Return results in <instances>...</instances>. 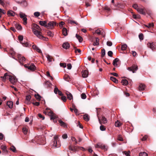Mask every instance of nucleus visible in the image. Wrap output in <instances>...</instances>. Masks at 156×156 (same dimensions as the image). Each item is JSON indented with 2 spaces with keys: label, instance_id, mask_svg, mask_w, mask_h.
<instances>
[{
  "label": "nucleus",
  "instance_id": "20e7f679",
  "mask_svg": "<svg viewBox=\"0 0 156 156\" xmlns=\"http://www.w3.org/2000/svg\"><path fill=\"white\" fill-rule=\"evenodd\" d=\"M56 23L55 22L50 21L47 24V25L46 26V27L48 29H51L56 26Z\"/></svg>",
  "mask_w": 156,
  "mask_h": 156
},
{
  "label": "nucleus",
  "instance_id": "bf43d9fd",
  "mask_svg": "<svg viewBox=\"0 0 156 156\" xmlns=\"http://www.w3.org/2000/svg\"><path fill=\"white\" fill-rule=\"evenodd\" d=\"M105 54V50L104 49L101 51V56L102 57H103Z\"/></svg>",
  "mask_w": 156,
  "mask_h": 156
},
{
  "label": "nucleus",
  "instance_id": "6e6d98bb",
  "mask_svg": "<svg viewBox=\"0 0 156 156\" xmlns=\"http://www.w3.org/2000/svg\"><path fill=\"white\" fill-rule=\"evenodd\" d=\"M118 140L120 141H122L123 140V139L122 136L120 135L118 136Z\"/></svg>",
  "mask_w": 156,
  "mask_h": 156
},
{
  "label": "nucleus",
  "instance_id": "5fc2aeb1",
  "mask_svg": "<svg viewBox=\"0 0 156 156\" xmlns=\"http://www.w3.org/2000/svg\"><path fill=\"white\" fill-rule=\"evenodd\" d=\"M139 37L140 40H143L144 39L143 35L142 34H140L139 35Z\"/></svg>",
  "mask_w": 156,
  "mask_h": 156
},
{
  "label": "nucleus",
  "instance_id": "ea45409f",
  "mask_svg": "<svg viewBox=\"0 0 156 156\" xmlns=\"http://www.w3.org/2000/svg\"><path fill=\"white\" fill-rule=\"evenodd\" d=\"M103 144H101L100 143L96 145H95V147L96 148H101L102 149Z\"/></svg>",
  "mask_w": 156,
  "mask_h": 156
},
{
  "label": "nucleus",
  "instance_id": "a18cd8bd",
  "mask_svg": "<svg viewBox=\"0 0 156 156\" xmlns=\"http://www.w3.org/2000/svg\"><path fill=\"white\" fill-rule=\"evenodd\" d=\"M27 18L26 17H24L23 18V23L24 24L26 25L27 24Z\"/></svg>",
  "mask_w": 156,
  "mask_h": 156
},
{
  "label": "nucleus",
  "instance_id": "79ce46f5",
  "mask_svg": "<svg viewBox=\"0 0 156 156\" xmlns=\"http://www.w3.org/2000/svg\"><path fill=\"white\" fill-rule=\"evenodd\" d=\"M139 156H147V154L145 152H141L140 153Z\"/></svg>",
  "mask_w": 156,
  "mask_h": 156
},
{
  "label": "nucleus",
  "instance_id": "0e129e2a",
  "mask_svg": "<svg viewBox=\"0 0 156 156\" xmlns=\"http://www.w3.org/2000/svg\"><path fill=\"white\" fill-rule=\"evenodd\" d=\"M112 42L110 41H108L107 42V45L109 46H111L112 45Z\"/></svg>",
  "mask_w": 156,
  "mask_h": 156
},
{
  "label": "nucleus",
  "instance_id": "2f4dec72",
  "mask_svg": "<svg viewBox=\"0 0 156 156\" xmlns=\"http://www.w3.org/2000/svg\"><path fill=\"white\" fill-rule=\"evenodd\" d=\"M110 79L115 83H118V80L116 78L113 76L110 77Z\"/></svg>",
  "mask_w": 156,
  "mask_h": 156
},
{
  "label": "nucleus",
  "instance_id": "cd10ccee",
  "mask_svg": "<svg viewBox=\"0 0 156 156\" xmlns=\"http://www.w3.org/2000/svg\"><path fill=\"white\" fill-rule=\"evenodd\" d=\"M64 79L67 81H69L70 80V77L69 75L67 74L65 75Z\"/></svg>",
  "mask_w": 156,
  "mask_h": 156
},
{
  "label": "nucleus",
  "instance_id": "680f3d73",
  "mask_svg": "<svg viewBox=\"0 0 156 156\" xmlns=\"http://www.w3.org/2000/svg\"><path fill=\"white\" fill-rule=\"evenodd\" d=\"M108 54L109 56L110 57H112V55L113 54V52L111 51H109L108 52Z\"/></svg>",
  "mask_w": 156,
  "mask_h": 156
},
{
  "label": "nucleus",
  "instance_id": "39448f33",
  "mask_svg": "<svg viewBox=\"0 0 156 156\" xmlns=\"http://www.w3.org/2000/svg\"><path fill=\"white\" fill-rule=\"evenodd\" d=\"M138 69V66L135 65H134L131 67L128 68V69L129 71H132L133 73L136 72Z\"/></svg>",
  "mask_w": 156,
  "mask_h": 156
},
{
  "label": "nucleus",
  "instance_id": "c756f323",
  "mask_svg": "<svg viewBox=\"0 0 156 156\" xmlns=\"http://www.w3.org/2000/svg\"><path fill=\"white\" fill-rule=\"evenodd\" d=\"M83 119L86 121H88L89 120V116L87 114H85L83 116Z\"/></svg>",
  "mask_w": 156,
  "mask_h": 156
},
{
  "label": "nucleus",
  "instance_id": "ddd939ff",
  "mask_svg": "<svg viewBox=\"0 0 156 156\" xmlns=\"http://www.w3.org/2000/svg\"><path fill=\"white\" fill-rule=\"evenodd\" d=\"M70 46V44L67 42L64 43L62 45L63 48L66 49L69 48Z\"/></svg>",
  "mask_w": 156,
  "mask_h": 156
},
{
  "label": "nucleus",
  "instance_id": "e2e57ef3",
  "mask_svg": "<svg viewBox=\"0 0 156 156\" xmlns=\"http://www.w3.org/2000/svg\"><path fill=\"white\" fill-rule=\"evenodd\" d=\"M47 35L49 37H52L53 35L51 31H48L47 32Z\"/></svg>",
  "mask_w": 156,
  "mask_h": 156
},
{
  "label": "nucleus",
  "instance_id": "3c124183",
  "mask_svg": "<svg viewBox=\"0 0 156 156\" xmlns=\"http://www.w3.org/2000/svg\"><path fill=\"white\" fill-rule=\"evenodd\" d=\"M100 130L101 131H104L106 129L105 126L103 125H101L100 126Z\"/></svg>",
  "mask_w": 156,
  "mask_h": 156
},
{
  "label": "nucleus",
  "instance_id": "f704fd0d",
  "mask_svg": "<svg viewBox=\"0 0 156 156\" xmlns=\"http://www.w3.org/2000/svg\"><path fill=\"white\" fill-rule=\"evenodd\" d=\"M23 131L24 134H27L28 132V129L26 127H24L23 128Z\"/></svg>",
  "mask_w": 156,
  "mask_h": 156
},
{
  "label": "nucleus",
  "instance_id": "c03bdc74",
  "mask_svg": "<svg viewBox=\"0 0 156 156\" xmlns=\"http://www.w3.org/2000/svg\"><path fill=\"white\" fill-rule=\"evenodd\" d=\"M20 17L21 18H23L24 17H26V15H25V14L21 12L20 13Z\"/></svg>",
  "mask_w": 156,
  "mask_h": 156
},
{
  "label": "nucleus",
  "instance_id": "423d86ee",
  "mask_svg": "<svg viewBox=\"0 0 156 156\" xmlns=\"http://www.w3.org/2000/svg\"><path fill=\"white\" fill-rule=\"evenodd\" d=\"M137 11L140 13L144 15H145L147 12L146 9L144 8H139L137 10Z\"/></svg>",
  "mask_w": 156,
  "mask_h": 156
},
{
  "label": "nucleus",
  "instance_id": "9d476101",
  "mask_svg": "<svg viewBox=\"0 0 156 156\" xmlns=\"http://www.w3.org/2000/svg\"><path fill=\"white\" fill-rule=\"evenodd\" d=\"M52 143V146L53 148L58 147L60 146L59 142L58 143L57 141L55 140H54Z\"/></svg>",
  "mask_w": 156,
  "mask_h": 156
},
{
  "label": "nucleus",
  "instance_id": "f8f14e48",
  "mask_svg": "<svg viewBox=\"0 0 156 156\" xmlns=\"http://www.w3.org/2000/svg\"><path fill=\"white\" fill-rule=\"evenodd\" d=\"M32 29L33 32H34V31L35 30H41L39 26L36 24H34L33 27L32 28Z\"/></svg>",
  "mask_w": 156,
  "mask_h": 156
},
{
  "label": "nucleus",
  "instance_id": "412c9836",
  "mask_svg": "<svg viewBox=\"0 0 156 156\" xmlns=\"http://www.w3.org/2000/svg\"><path fill=\"white\" fill-rule=\"evenodd\" d=\"M122 125V123L118 120H117V121L115 122V125L116 127H119Z\"/></svg>",
  "mask_w": 156,
  "mask_h": 156
},
{
  "label": "nucleus",
  "instance_id": "aec40b11",
  "mask_svg": "<svg viewBox=\"0 0 156 156\" xmlns=\"http://www.w3.org/2000/svg\"><path fill=\"white\" fill-rule=\"evenodd\" d=\"M119 59L118 58H115L113 62V65L114 66H117V62L119 61Z\"/></svg>",
  "mask_w": 156,
  "mask_h": 156
},
{
  "label": "nucleus",
  "instance_id": "4468645a",
  "mask_svg": "<svg viewBox=\"0 0 156 156\" xmlns=\"http://www.w3.org/2000/svg\"><path fill=\"white\" fill-rule=\"evenodd\" d=\"M67 95V97L68 99L69 100H71L73 99V97L72 94L69 92L68 91H66L65 93Z\"/></svg>",
  "mask_w": 156,
  "mask_h": 156
},
{
  "label": "nucleus",
  "instance_id": "9b49d317",
  "mask_svg": "<svg viewBox=\"0 0 156 156\" xmlns=\"http://www.w3.org/2000/svg\"><path fill=\"white\" fill-rule=\"evenodd\" d=\"M11 77L9 81L12 84H14L17 82V80L15 77L13 76H12Z\"/></svg>",
  "mask_w": 156,
  "mask_h": 156
},
{
  "label": "nucleus",
  "instance_id": "4be33fe9",
  "mask_svg": "<svg viewBox=\"0 0 156 156\" xmlns=\"http://www.w3.org/2000/svg\"><path fill=\"white\" fill-rule=\"evenodd\" d=\"M21 43L23 46L26 47H28L30 45L27 41H24V42H21Z\"/></svg>",
  "mask_w": 156,
  "mask_h": 156
},
{
  "label": "nucleus",
  "instance_id": "37998d69",
  "mask_svg": "<svg viewBox=\"0 0 156 156\" xmlns=\"http://www.w3.org/2000/svg\"><path fill=\"white\" fill-rule=\"evenodd\" d=\"M18 39L19 41H20V42H22V41L23 39V35H20L18 36Z\"/></svg>",
  "mask_w": 156,
  "mask_h": 156
},
{
  "label": "nucleus",
  "instance_id": "052dcab7",
  "mask_svg": "<svg viewBox=\"0 0 156 156\" xmlns=\"http://www.w3.org/2000/svg\"><path fill=\"white\" fill-rule=\"evenodd\" d=\"M38 116L42 120H44V117L41 114H38Z\"/></svg>",
  "mask_w": 156,
  "mask_h": 156
},
{
  "label": "nucleus",
  "instance_id": "2eb2a0df",
  "mask_svg": "<svg viewBox=\"0 0 156 156\" xmlns=\"http://www.w3.org/2000/svg\"><path fill=\"white\" fill-rule=\"evenodd\" d=\"M18 57L20 62H23L25 61L26 59L25 57L22 56L20 55H18Z\"/></svg>",
  "mask_w": 156,
  "mask_h": 156
},
{
  "label": "nucleus",
  "instance_id": "473e14b6",
  "mask_svg": "<svg viewBox=\"0 0 156 156\" xmlns=\"http://www.w3.org/2000/svg\"><path fill=\"white\" fill-rule=\"evenodd\" d=\"M15 27L18 30H21L22 27L19 24H16L15 25Z\"/></svg>",
  "mask_w": 156,
  "mask_h": 156
},
{
  "label": "nucleus",
  "instance_id": "bb28decb",
  "mask_svg": "<svg viewBox=\"0 0 156 156\" xmlns=\"http://www.w3.org/2000/svg\"><path fill=\"white\" fill-rule=\"evenodd\" d=\"M76 147L74 146L72 147L71 146H70L69 147V149L73 152H75L76 151Z\"/></svg>",
  "mask_w": 156,
  "mask_h": 156
},
{
  "label": "nucleus",
  "instance_id": "b1692460",
  "mask_svg": "<svg viewBox=\"0 0 156 156\" xmlns=\"http://www.w3.org/2000/svg\"><path fill=\"white\" fill-rule=\"evenodd\" d=\"M7 105L9 108H12L13 105L12 102L11 101H7Z\"/></svg>",
  "mask_w": 156,
  "mask_h": 156
},
{
  "label": "nucleus",
  "instance_id": "6e6552de",
  "mask_svg": "<svg viewBox=\"0 0 156 156\" xmlns=\"http://www.w3.org/2000/svg\"><path fill=\"white\" fill-rule=\"evenodd\" d=\"M98 120L100 124H101L102 123L105 124L107 122L106 118L104 116L102 117L101 119L98 118Z\"/></svg>",
  "mask_w": 156,
  "mask_h": 156
},
{
  "label": "nucleus",
  "instance_id": "f03ea898",
  "mask_svg": "<svg viewBox=\"0 0 156 156\" xmlns=\"http://www.w3.org/2000/svg\"><path fill=\"white\" fill-rule=\"evenodd\" d=\"M24 66L32 71H35L36 69V67L33 63L25 64Z\"/></svg>",
  "mask_w": 156,
  "mask_h": 156
},
{
  "label": "nucleus",
  "instance_id": "4d7b16f0",
  "mask_svg": "<svg viewBox=\"0 0 156 156\" xmlns=\"http://www.w3.org/2000/svg\"><path fill=\"white\" fill-rule=\"evenodd\" d=\"M35 98L37 100H41V97L40 96L39 94H37V95H35Z\"/></svg>",
  "mask_w": 156,
  "mask_h": 156
},
{
  "label": "nucleus",
  "instance_id": "7c9ffc66",
  "mask_svg": "<svg viewBox=\"0 0 156 156\" xmlns=\"http://www.w3.org/2000/svg\"><path fill=\"white\" fill-rule=\"evenodd\" d=\"M7 14L8 15L12 16H14L15 15V13L12 11H8Z\"/></svg>",
  "mask_w": 156,
  "mask_h": 156
},
{
  "label": "nucleus",
  "instance_id": "58836bf2",
  "mask_svg": "<svg viewBox=\"0 0 156 156\" xmlns=\"http://www.w3.org/2000/svg\"><path fill=\"white\" fill-rule=\"evenodd\" d=\"M46 57L48 61H49V62H51L52 61V58L51 56L49 55H48Z\"/></svg>",
  "mask_w": 156,
  "mask_h": 156
},
{
  "label": "nucleus",
  "instance_id": "338daca9",
  "mask_svg": "<svg viewBox=\"0 0 156 156\" xmlns=\"http://www.w3.org/2000/svg\"><path fill=\"white\" fill-rule=\"evenodd\" d=\"M60 65L62 67L64 68H65L66 67V64L65 63H61L60 64Z\"/></svg>",
  "mask_w": 156,
  "mask_h": 156
},
{
  "label": "nucleus",
  "instance_id": "603ef678",
  "mask_svg": "<svg viewBox=\"0 0 156 156\" xmlns=\"http://www.w3.org/2000/svg\"><path fill=\"white\" fill-rule=\"evenodd\" d=\"M10 150L13 152H15L16 151V149L15 147L13 146H12L11 147Z\"/></svg>",
  "mask_w": 156,
  "mask_h": 156
},
{
  "label": "nucleus",
  "instance_id": "69168bd1",
  "mask_svg": "<svg viewBox=\"0 0 156 156\" xmlns=\"http://www.w3.org/2000/svg\"><path fill=\"white\" fill-rule=\"evenodd\" d=\"M102 149H103L105 151H106L107 150L108 148L107 147H106L105 145H103Z\"/></svg>",
  "mask_w": 156,
  "mask_h": 156
},
{
  "label": "nucleus",
  "instance_id": "393cba45",
  "mask_svg": "<svg viewBox=\"0 0 156 156\" xmlns=\"http://www.w3.org/2000/svg\"><path fill=\"white\" fill-rule=\"evenodd\" d=\"M62 33L65 36H66L67 35V30L65 28H63L62 30Z\"/></svg>",
  "mask_w": 156,
  "mask_h": 156
},
{
  "label": "nucleus",
  "instance_id": "f257e3e1",
  "mask_svg": "<svg viewBox=\"0 0 156 156\" xmlns=\"http://www.w3.org/2000/svg\"><path fill=\"white\" fill-rule=\"evenodd\" d=\"M33 32L39 38L44 41L46 40V38L41 35V33L40 30H35Z\"/></svg>",
  "mask_w": 156,
  "mask_h": 156
},
{
  "label": "nucleus",
  "instance_id": "09e8293b",
  "mask_svg": "<svg viewBox=\"0 0 156 156\" xmlns=\"http://www.w3.org/2000/svg\"><path fill=\"white\" fill-rule=\"evenodd\" d=\"M133 7L135 9H136L137 11V10L139 9V8L137 4H134L133 6Z\"/></svg>",
  "mask_w": 156,
  "mask_h": 156
},
{
  "label": "nucleus",
  "instance_id": "5701e85b",
  "mask_svg": "<svg viewBox=\"0 0 156 156\" xmlns=\"http://www.w3.org/2000/svg\"><path fill=\"white\" fill-rule=\"evenodd\" d=\"M39 24L40 25L42 26H44L46 27V26L47 25V22L46 21H39Z\"/></svg>",
  "mask_w": 156,
  "mask_h": 156
},
{
  "label": "nucleus",
  "instance_id": "a19ab883",
  "mask_svg": "<svg viewBox=\"0 0 156 156\" xmlns=\"http://www.w3.org/2000/svg\"><path fill=\"white\" fill-rule=\"evenodd\" d=\"M1 149L2 150L4 151H7L6 150V146L4 145H2L1 147Z\"/></svg>",
  "mask_w": 156,
  "mask_h": 156
},
{
  "label": "nucleus",
  "instance_id": "0eeeda50",
  "mask_svg": "<svg viewBox=\"0 0 156 156\" xmlns=\"http://www.w3.org/2000/svg\"><path fill=\"white\" fill-rule=\"evenodd\" d=\"M148 47L150 48L152 50H154L155 48V45L154 43H148L147 44Z\"/></svg>",
  "mask_w": 156,
  "mask_h": 156
},
{
  "label": "nucleus",
  "instance_id": "a878e982",
  "mask_svg": "<svg viewBox=\"0 0 156 156\" xmlns=\"http://www.w3.org/2000/svg\"><path fill=\"white\" fill-rule=\"evenodd\" d=\"M76 38L78 39L80 42H82L83 41V38L81 37L76 34Z\"/></svg>",
  "mask_w": 156,
  "mask_h": 156
},
{
  "label": "nucleus",
  "instance_id": "a211bd4d",
  "mask_svg": "<svg viewBox=\"0 0 156 156\" xmlns=\"http://www.w3.org/2000/svg\"><path fill=\"white\" fill-rule=\"evenodd\" d=\"M33 48L34 49L36 50L38 52L41 53L42 52L41 50L40 49H39L37 46H36L35 45H33Z\"/></svg>",
  "mask_w": 156,
  "mask_h": 156
},
{
  "label": "nucleus",
  "instance_id": "1a4fd4ad",
  "mask_svg": "<svg viewBox=\"0 0 156 156\" xmlns=\"http://www.w3.org/2000/svg\"><path fill=\"white\" fill-rule=\"evenodd\" d=\"M11 76L8 75V73H6L4 74L3 76H1V78L3 80H5L6 79H7L9 80L10 79L11 77Z\"/></svg>",
  "mask_w": 156,
  "mask_h": 156
},
{
  "label": "nucleus",
  "instance_id": "72a5a7b5",
  "mask_svg": "<svg viewBox=\"0 0 156 156\" xmlns=\"http://www.w3.org/2000/svg\"><path fill=\"white\" fill-rule=\"evenodd\" d=\"M59 122L61 126H63L64 127L66 126V124L65 123L63 122L62 120H60L58 121Z\"/></svg>",
  "mask_w": 156,
  "mask_h": 156
},
{
  "label": "nucleus",
  "instance_id": "c85d7f7f",
  "mask_svg": "<svg viewBox=\"0 0 156 156\" xmlns=\"http://www.w3.org/2000/svg\"><path fill=\"white\" fill-rule=\"evenodd\" d=\"M121 83L123 85H126L128 84V81L126 80H123L121 81Z\"/></svg>",
  "mask_w": 156,
  "mask_h": 156
},
{
  "label": "nucleus",
  "instance_id": "c9c22d12",
  "mask_svg": "<svg viewBox=\"0 0 156 156\" xmlns=\"http://www.w3.org/2000/svg\"><path fill=\"white\" fill-rule=\"evenodd\" d=\"M154 24L153 23H150L147 25H145V26L148 28H151L154 26Z\"/></svg>",
  "mask_w": 156,
  "mask_h": 156
},
{
  "label": "nucleus",
  "instance_id": "8fccbe9b",
  "mask_svg": "<svg viewBox=\"0 0 156 156\" xmlns=\"http://www.w3.org/2000/svg\"><path fill=\"white\" fill-rule=\"evenodd\" d=\"M23 6L24 7H26L27 5V3L26 1L25 0H23Z\"/></svg>",
  "mask_w": 156,
  "mask_h": 156
},
{
  "label": "nucleus",
  "instance_id": "e433bc0d",
  "mask_svg": "<svg viewBox=\"0 0 156 156\" xmlns=\"http://www.w3.org/2000/svg\"><path fill=\"white\" fill-rule=\"evenodd\" d=\"M95 33L98 34H101L102 35H104L103 33L101 32L100 30L98 29L95 31Z\"/></svg>",
  "mask_w": 156,
  "mask_h": 156
},
{
  "label": "nucleus",
  "instance_id": "13d9d810",
  "mask_svg": "<svg viewBox=\"0 0 156 156\" xmlns=\"http://www.w3.org/2000/svg\"><path fill=\"white\" fill-rule=\"evenodd\" d=\"M130 151H128V152H126V151H124L123 152V153L126 156H130V155L129 154Z\"/></svg>",
  "mask_w": 156,
  "mask_h": 156
},
{
  "label": "nucleus",
  "instance_id": "dca6fc26",
  "mask_svg": "<svg viewBox=\"0 0 156 156\" xmlns=\"http://www.w3.org/2000/svg\"><path fill=\"white\" fill-rule=\"evenodd\" d=\"M88 71L87 70H85L82 73V76L83 78H86L88 76Z\"/></svg>",
  "mask_w": 156,
  "mask_h": 156
},
{
  "label": "nucleus",
  "instance_id": "49530a36",
  "mask_svg": "<svg viewBox=\"0 0 156 156\" xmlns=\"http://www.w3.org/2000/svg\"><path fill=\"white\" fill-rule=\"evenodd\" d=\"M40 15V13L38 12H36L34 13V15L36 17H38Z\"/></svg>",
  "mask_w": 156,
  "mask_h": 156
},
{
  "label": "nucleus",
  "instance_id": "7ed1b4c3",
  "mask_svg": "<svg viewBox=\"0 0 156 156\" xmlns=\"http://www.w3.org/2000/svg\"><path fill=\"white\" fill-rule=\"evenodd\" d=\"M45 113L50 116L51 120H54L56 118L55 114L50 110H48Z\"/></svg>",
  "mask_w": 156,
  "mask_h": 156
},
{
  "label": "nucleus",
  "instance_id": "de8ad7c7",
  "mask_svg": "<svg viewBox=\"0 0 156 156\" xmlns=\"http://www.w3.org/2000/svg\"><path fill=\"white\" fill-rule=\"evenodd\" d=\"M31 96L30 95H28L26 97V100L27 101H30Z\"/></svg>",
  "mask_w": 156,
  "mask_h": 156
},
{
  "label": "nucleus",
  "instance_id": "774afa93",
  "mask_svg": "<svg viewBox=\"0 0 156 156\" xmlns=\"http://www.w3.org/2000/svg\"><path fill=\"white\" fill-rule=\"evenodd\" d=\"M62 100L66 102V98L65 96H62L61 97Z\"/></svg>",
  "mask_w": 156,
  "mask_h": 156
},
{
  "label": "nucleus",
  "instance_id": "6ab92c4d",
  "mask_svg": "<svg viewBox=\"0 0 156 156\" xmlns=\"http://www.w3.org/2000/svg\"><path fill=\"white\" fill-rule=\"evenodd\" d=\"M99 44V39L98 38H96V41L93 43V45L94 46H98Z\"/></svg>",
  "mask_w": 156,
  "mask_h": 156
},
{
  "label": "nucleus",
  "instance_id": "4c0bfd02",
  "mask_svg": "<svg viewBox=\"0 0 156 156\" xmlns=\"http://www.w3.org/2000/svg\"><path fill=\"white\" fill-rule=\"evenodd\" d=\"M127 45L126 44H123L121 46V49L122 50H125L126 49Z\"/></svg>",
  "mask_w": 156,
  "mask_h": 156
},
{
  "label": "nucleus",
  "instance_id": "864d4df0",
  "mask_svg": "<svg viewBox=\"0 0 156 156\" xmlns=\"http://www.w3.org/2000/svg\"><path fill=\"white\" fill-rule=\"evenodd\" d=\"M81 98L83 99H85L86 98V96L84 93H82L81 95Z\"/></svg>",
  "mask_w": 156,
  "mask_h": 156
},
{
  "label": "nucleus",
  "instance_id": "f3484780",
  "mask_svg": "<svg viewBox=\"0 0 156 156\" xmlns=\"http://www.w3.org/2000/svg\"><path fill=\"white\" fill-rule=\"evenodd\" d=\"M145 86L143 84H140L139 86V89L140 90H144Z\"/></svg>",
  "mask_w": 156,
  "mask_h": 156
}]
</instances>
